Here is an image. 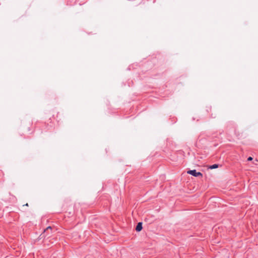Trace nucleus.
Segmentation results:
<instances>
[{"instance_id":"f257e3e1","label":"nucleus","mask_w":258,"mask_h":258,"mask_svg":"<svg viewBox=\"0 0 258 258\" xmlns=\"http://www.w3.org/2000/svg\"><path fill=\"white\" fill-rule=\"evenodd\" d=\"M187 173L189 174L192 175L195 177H198L199 176H202L203 174L200 172H197L196 170H190L187 171Z\"/></svg>"},{"instance_id":"f03ea898","label":"nucleus","mask_w":258,"mask_h":258,"mask_svg":"<svg viewBox=\"0 0 258 258\" xmlns=\"http://www.w3.org/2000/svg\"><path fill=\"white\" fill-rule=\"evenodd\" d=\"M142 229V224L141 222L138 223L136 230L137 231H140Z\"/></svg>"},{"instance_id":"7ed1b4c3","label":"nucleus","mask_w":258,"mask_h":258,"mask_svg":"<svg viewBox=\"0 0 258 258\" xmlns=\"http://www.w3.org/2000/svg\"><path fill=\"white\" fill-rule=\"evenodd\" d=\"M219 166L218 164H215L209 166V168L211 169H215L218 168Z\"/></svg>"},{"instance_id":"20e7f679","label":"nucleus","mask_w":258,"mask_h":258,"mask_svg":"<svg viewBox=\"0 0 258 258\" xmlns=\"http://www.w3.org/2000/svg\"><path fill=\"white\" fill-rule=\"evenodd\" d=\"M252 160V158L251 157H249L248 158H247V160L248 161H251Z\"/></svg>"},{"instance_id":"39448f33","label":"nucleus","mask_w":258,"mask_h":258,"mask_svg":"<svg viewBox=\"0 0 258 258\" xmlns=\"http://www.w3.org/2000/svg\"><path fill=\"white\" fill-rule=\"evenodd\" d=\"M51 229V227L48 226V227L46 228V229H47V230H48V229Z\"/></svg>"}]
</instances>
